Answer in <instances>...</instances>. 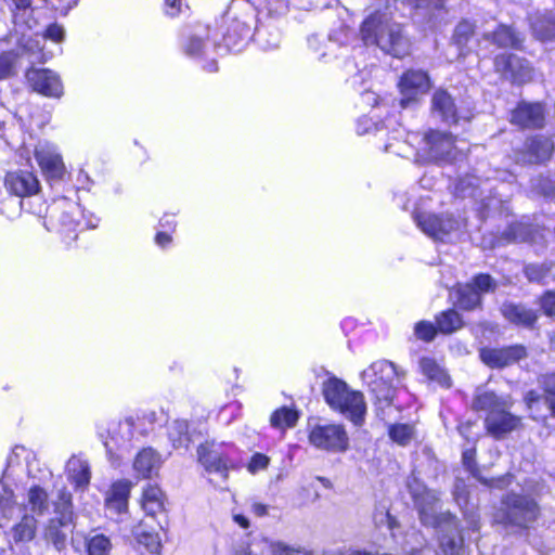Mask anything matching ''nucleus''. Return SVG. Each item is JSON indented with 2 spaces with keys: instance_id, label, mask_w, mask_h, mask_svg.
Here are the masks:
<instances>
[{
  "instance_id": "nucleus-1",
  "label": "nucleus",
  "mask_w": 555,
  "mask_h": 555,
  "mask_svg": "<svg viewBox=\"0 0 555 555\" xmlns=\"http://www.w3.org/2000/svg\"><path fill=\"white\" fill-rule=\"evenodd\" d=\"M411 494L418 507L420 517L424 525L438 527L448 531L440 538V550L443 555H463V539L457 532V525L450 514H438V496L425 486L416 482L409 483Z\"/></svg>"
},
{
  "instance_id": "nucleus-2",
  "label": "nucleus",
  "mask_w": 555,
  "mask_h": 555,
  "mask_svg": "<svg viewBox=\"0 0 555 555\" xmlns=\"http://www.w3.org/2000/svg\"><path fill=\"white\" fill-rule=\"evenodd\" d=\"M360 35L366 47H376L393 57L401 59L410 51L411 42L403 26L379 11L363 21Z\"/></svg>"
},
{
  "instance_id": "nucleus-3",
  "label": "nucleus",
  "mask_w": 555,
  "mask_h": 555,
  "mask_svg": "<svg viewBox=\"0 0 555 555\" xmlns=\"http://www.w3.org/2000/svg\"><path fill=\"white\" fill-rule=\"evenodd\" d=\"M323 395L326 403L338 411L357 426L364 423L366 403L362 392L353 390L336 377H330L323 384Z\"/></svg>"
},
{
  "instance_id": "nucleus-4",
  "label": "nucleus",
  "mask_w": 555,
  "mask_h": 555,
  "mask_svg": "<svg viewBox=\"0 0 555 555\" xmlns=\"http://www.w3.org/2000/svg\"><path fill=\"white\" fill-rule=\"evenodd\" d=\"M361 376L374 397L377 415L384 417L385 410L391 406L395 397V380L398 378L395 364L386 360L376 361Z\"/></svg>"
},
{
  "instance_id": "nucleus-5",
  "label": "nucleus",
  "mask_w": 555,
  "mask_h": 555,
  "mask_svg": "<svg viewBox=\"0 0 555 555\" xmlns=\"http://www.w3.org/2000/svg\"><path fill=\"white\" fill-rule=\"evenodd\" d=\"M539 507L531 498L511 493L502 502V509L494 516V520L505 526L527 528L535 521Z\"/></svg>"
},
{
  "instance_id": "nucleus-6",
  "label": "nucleus",
  "mask_w": 555,
  "mask_h": 555,
  "mask_svg": "<svg viewBox=\"0 0 555 555\" xmlns=\"http://www.w3.org/2000/svg\"><path fill=\"white\" fill-rule=\"evenodd\" d=\"M227 33L224 40L228 46H237L253 36L256 13L247 1H233L225 13Z\"/></svg>"
},
{
  "instance_id": "nucleus-7",
  "label": "nucleus",
  "mask_w": 555,
  "mask_h": 555,
  "mask_svg": "<svg viewBox=\"0 0 555 555\" xmlns=\"http://www.w3.org/2000/svg\"><path fill=\"white\" fill-rule=\"evenodd\" d=\"M309 441L318 449L332 452L346 451L349 443L345 428L338 424L314 426L310 430Z\"/></svg>"
},
{
  "instance_id": "nucleus-8",
  "label": "nucleus",
  "mask_w": 555,
  "mask_h": 555,
  "mask_svg": "<svg viewBox=\"0 0 555 555\" xmlns=\"http://www.w3.org/2000/svg\"><path fill=\"white\" fill-rule=\"evenodd\" d=\"M414 220L426 235L437 241L448 240L452 233L461 228V222L450 216L417 211L414 214Z\"/></svg>"
},
{
  "instance_id": "nucleus-9",
  "label": "nucleus",
  "mask_w": 555,
  "mask_h": 555,
  "mask_svg": "<svg viewBox=\"0 0 555 555\" xmlns=\"http://www.w3.org/2000/svg\"><path fill=\"white\" fill-rule=\"evenodd\" d=\"M198 461L208 473H218L227 478L230 466V446L216 441L201 444L197 450Z\"/></svg>"
},
{
  "instance_id": "nucleus-10",
  "label": "nucleus",
  "mask_w": 555,
  "mask_h": 555,
  "mask_svg": "<svg viewBox=\"0 0 555 555\" xmlns=\"http://www.w3.org/2000/svg\"><path fill=\"white\" fill-rule=\"evenodd\" d=\"M35 158L42 175L48 180H61L66 167L57 147L50 142H40L35 147Z\"/></svg>"
},
{
  "instance_id": "nucleus-11",
  "label": "nucleus",
  "mask_w": 555,
  "mask_h": 555,
  "mask_svg": "<svg viewBox=\"0 0 555 555\" xmlns=\"http://www.w3.org/2000/svg\"><path fill=\"white\" fill-rule=\"evenodd\" d=\"M398 86L401 93L400 104L406 107L429 90L430 81L425 72L411 69L402 75Z\"/></svg>"
},
{
  "instance_id": "nucleus-12",
  "label": "nucleus",
  "mask_w": 555,
  "mask_h": 555,
  "mask_svg": "<svg viewBox=\"0 0 555 555\" xmlns=\"http://www.w3.org/2000/svg\"><path fill=\"white\" fill-rule=\"evenodd\" d=\"M27 80L35 91L46 96L60 98L63 85L60 77L50 69L31 68L26 74Z\"/></svg>"
},
{
  "instance_id": "nucleus-13",
  "label": "nucleus",
  "mask_w": 555,
  "mask_h": 555,
  "mask_svg": "<svg viewBox=\"0 0 555 555\" xmlns=\"http://www.w3.org/2000/svg\"><path fill=\"white\" fill-rule=\"evenodd\" d=\"M139 420L130 416L121 421L115 429L112 430L109 439L105 442V447L109 453L116 449H128L131 441L143 435L139 429Z\"/></svg>"
},
{
  "instance_id": "nucleus-14",
  "label": "nucleus",
  "mask_w": 555,
  "mask_h": 555,
  "mask_svg": "<svg viewBox=\"0 0 555 555\" xmlns=\"http://www.w3.org/2000/svg\"><path fill=\"white\" fill-rule=\"evenodd\" d=\"M61 504L57 506L60 519L50 520L46 529V538L50 540L57 550L65 545L66 534L59 530L57 525L66 526L73 520L72 511V496L69 493H63L61 496Z\"/></svg>"
},
{
  "instance_id": "nucleus-15",
  "label": "nucleus",
  "mask_w": 555,
  "mask_h": 555,
  "mask_svg": "<svg viewBox=\"0 0 555 555\" xmlns=\"http://www.w3.org/2000/svg\"><path fill=\"white\" fill-rule=\"evenodd\" d=\"M454 146L453 138L446 133L439 131H431L427 133L424 138V159L428 160H439L452 155V150Z\"/></svg>"
},
{
  "instance_id": "nucleus-16",
  "label": "nucleus",
  "mask_w": 555,
  "mask_h": 555,
  "mask_svg": "<svg viewBox=\"0 0 555 555\" xmlns=\"http://www.w3.org/2000/svg\"><path fill=\"white\" fill-rule=\"evenodd\" d=\"M526 357L522 346L516 345L507 348H483L480 350V358L490 367H503L511 365Z\"/></svg>"
},
{
  "instance_id": "nucleus-17",
  "label": "nucleus",
  "mask_w": 555,
  "mask_h": 555,
  "mask_svg": "<svg viewBox=\"0 0 555 555\" xmlns=\"http://www.w3.org/2000/svg\"><path fill=\"white\" fill-rule=\"evenodd\" d=\"M5 188L17 197L30 196L39 190L37 177L29 171H13L5 176Z\"/></svg>"
},
{
  "instance_id": "nucleus-18",
  "label": "nucleus",
  "mask_w": 555,
  "mask_h": 555,
  "mask_svg": "<svg viewBox=\"0 0 555 555\" xmlns=\"http://www.w3.org/2000/svg\"><path fill=\"white\" fill-rule=\"evenodd\" d=\"M162 465V455L150 447L140 450L132 462V468L139 478H152L156 476Z\"/></svg>"
},
{
  "instance_id": "nucleus-19",
  "label": "nucleus",
  "mask_w": 555,
  "mask_h": 555,
  "mask_svg": "<svg viewBox=\"0 0 555 555\" xmlns=\"http://www.w3.org/2000/svg\"><path fill=\"white\" fill-rule=\"evenodd\" d=\"M132 488V482L127 479L115 481L105 496L106 508L115 514L121 515L128 511V501Z\"/></svg>"
},
{
  "instance_id": "nucleus-20",
  "label": "nucleus",
  "mask_w": 555,
  "mask_h": 555,
  "mask_svg": "<svg viewBox=\"0 0 555 555\" xmlns=\"http://www.w3.org/2000/svg\"><path fill=\"white\" fill-rule=\"evenodd\" d=\"M495 67L502 74H511L512 78L517 82H525L532 77V68L527 61L512 54H502L495 57Z\"/></svg>"
},
{
  "instance_id": "nucleus-21",
  "label": "nucleus",
  "mask_w": 555,
  "mask_h": 555,
  "mask_svg": "<svg viewBox=\"0 0 555 555\" xmlns=\"http://www.w3.org/2000/svg\"><path fill=\"white\" fill-rule=\"evenodd\" d=\"M509 408L493 410L486 417L487 430L494 437L500 438L503 435L516 429L520 420L508 412Z\"/></svg>"
},
{
  "instance_id": "nucleus-22",
  "label": "nucleus",
  "mask_w": 555,
  "mask_h": 555,
  "mask_svg": "<svg viewBox=\"0 0 555 555\" xmlns=\"http://www.w3.org/2000/svg\"><path fill=\"white\" fill-rule=\"evenodd\" d=\"M544 120L540 103H521L512 113V122L521 127H541Z\"/></svg>"
},
{
  "instance_id": "nucleus-23",
  "label": "nucleus",
  "mask_w": 555,
  "mask_h": 555,
  "mask_svg": "<svg viewBox=\"0 0 555 555\" xmlns=\"http://www.w3.org/2000/svg\"><path fill=\"white\" fill-rule=\"evenodd\" d=\"M65 36L64 28L59 24H51L46 29V33L43 36L35 35V36H27L25 33H23V37L20 41V44L29 53L35 54L37 52H41L42 41L44 39H50L54 42H61L63 41Z\"/></svg>"
},
{
  "instance_id": "nucleus-24",
  "label": "nucleus",
  "mask_w": 555,
  "mask_h": 555,
  "mask_svg": "<svg viewBox=\"0 0 555 555\" xmlns=\"http://www.w3.org/2000/svg\"><path fill=\"white\" fill-rule=\"evenodd\" d=\"M140 503L149 516H156L166 511V495L157 485H147L143 488Z\"/></svg>"
},
{
  "instance_id": "nucleus-25",
  "label": "nucleus",
  "mask_w": 555,
  "mask_h": 555,
  "mask_svg": "<svg viewBox=\"0 0 555 555\" xmlns=\"http://www.w3.org/2000/svg\"><path fill=\"white\" fill-rule=\"evenodd\" d=\"M33 12L31 0H12L13 22L16 29L20 28L22 34L25 30H31L36 26L37 22Z\"/></svg>"
},
{
  "instance_id": "nucleus-26",
  "label": "nucleus",
  "mask_w": 555,
  "mask_h": 555,
  "mask_svg": "<svg viewBox=\"0 0 555 555\" xmlns=\"http://www.w3.org/2000/svg\"><path fill=\"white\" fill-rule=\"evenodd\" d=\"M132 534L140 546L152 554L159 553L162 548V541L159 534L153 529L147 528L144 521H141L132 530Z\"/></svg>"
},
{
  "instance_id": "nucleus-27",
  "label": "nucleus",
  "mask_w": 555,
  "mask_h": 555,
  "mask_svg": "<svg viewBox=\"0 0 555 555\" xmlns=\"http://www.w3.org/2000/svg\"><path fill=\"white\" fill-rule=\"evenodd\" d=\"M433 112L438 114L446 122H456L457 115L454 102L449 93L439 90L433 96Z\"/></svg>"
},
{
  "instance_id": "nucleus-28",
  "label": "nucleus",
  "mask_w": 555,
  "mask_h": 555,
  "mask_svg": "<svg viewBox=\"0 0 555 555\" xmlns=\"http://www.w3.org/2000/svg\"><path fill=\"white\" fill-rule=\"evenodd\" d=\"M260 555H313L311 551L304 547L287 545L281 541H273L262 538L258 542Z\"/></svg>"
},
{
  "instance_id": "nucleus-29",
  "label": "nucleus",
  "mask_w": 555,
  "mask_h": 555,
  "mask_svg": "<svg viewBox=\"0 0 555 555\" xmlns=\"http://www.w3.org/2000/svg\"><path fill=\"white\" fill-rule=\"evenodd\" d=\"M475 410H482L492 412L493 410H500L503 408H511L512 401L509 397H498L492 391H479L473 402Z\"/></svg>"
},
{
  "instance_id": "nucleus-30",
  "label": "nucleus",
  "mask_w": 555,
  "mask_h": 555,
  "mask_svg": "<svg viewBox=\"0 0 555 555\" xmlns=\"http://www.w3.org/2000/svg\"><path fill=\"white\" fill-rule=\"evenodd\" d=\"M502 313L509 322L524 326H531L538 319L533 310L514 304L503 305Z\"/></svg>"
},
{
  "instance_id": "nucleus-31",
  "label": "nucleus",
  "mask_w": 555,
  "mask_h": 555,
  "mask_svg": "<svg viewBox=\"0 0 555 555\" xmlns=\"http://www.w3.org/2000/svg\"><path fill=\"white\" fill-rule=\"evenodd\" d=\"M482 42L493 43L499 48H517L520 39L507 26H499L495 31L485 34Z\"/></svg>"
},
{
  "instance_id": "nucleus-32",
  "label": "nucleus",
  "mask_w": 555,
  "mask_h": 555,
  "mask_svg": "<svg viewBox=\"0 0 555 555\" xmlns=\"http://www.w3.org/2000/svg\"><path fill=\"white\" fill-rule=\"evenodd\" d=\"M69 479L79 488H86L90 481V468L86 461L73 456L67 462Z\"/></svg>"
},
{
  "instance_id": "nucleus-33",
  "label": "nucleus",
  "mask_w": 555,
  "mask_h": 555,
  "mask_svg": "<svg viewBox=\"0 0 555 555\" xmlns=\"http://www.w3.org/2000/svg\"><path fill=\"white\" fill-rule=\"evenodd\" d=\"M422 373L441 387H450L451 379L447 372L431 358H423L420 361Z\"/></svg>"
},
{
  "instance_id": "nucleus-34",
  "label": "nucleus",
  "mask_w": 555,
  "mask_h": 555,
  "mask_svg": "<svg viewBox=\"0 0 555 555\" xmlns=\"http://www.w3.org/2000/svg\"><path fill=\"white\" fill-rule=\"evenodd\" d=\"M553 152V143L548 139L534 138L528 145V163H540L548 159Z\"/></svg>"
},
{
  "instance_id": "nucleus-35",
  "label": "nucleus",
  "mask_w": 555,
  "mask_h": 555,
  "mask_svg": "<svg viewBox=\"0 0 555 555\" xmlns=\"http://www.w3.org/2000/svg\"><path fill=\"white\" fill-rule=\"evenodd\" d=\"M168 437L175 449H186L191 442L188 423L181 420L171 422L168 427Z\"/></svg>"
},
{
  "instance_id": "nucleus-36",
  "label": "nucleus",
  "mask_w": 555,
  "mask_h": 555,
  "mask_svg": "<svg viewBox=\"0 0 555 555\" xmlns=\"http://www.w3.org/2000/svg\"><path fill=\"white\" fill-rule=\"evenodd\" d=\"M437 327L443 334H451L463 326L460 313L453 309L441 312L437 318Z\"/></svg>"
},
{
  "instance_id": "nucleus-37",
  "label": "nucleus",
  "mask_w": 555,
  "mask_h": 555,
  "mask_svg": "<svg viewBox=\"0 0 555 555\" xmlns=\"http://www.w3.org/2000/svg\"><path fill=\"white\" fill-rule=\"evenodd\" d=\"M298 420V413L296 410L283 406L274 411L271 415V425L275 428L284 429L295 426Z\"/></svg>"
},
{
  "instance_id": "nucleus-38",
  "label": "nucleus",
  "mask_w": 555,
  "mask_h": 555,
  "mask_svg": "<svg viewBox=\"0 0 555 555\" xmlns=\"http://www.w3.org/2000/svg\"><path fill=\"white\" fill-rule=\"evenodd\" d=\"M388 433L391 440L400 446H406L415 438V429L411 424L390 425Z\"/></svg>"
},
{
  "instance_id": "nucleus-39",
  "label": "nucleus",
  "mask_w": 555,
  "mask_h": 555,
  "mask_svg": "<svg viewBox=\"0 0 555 555\" xmlns=\"http://www.w3.org/2000/svg\"><path fill=\"white\" fill-rule=\"evenodd\" d=\"M480 304V294L472 285L461 286L457 291V306L472 310Z\"/></svg>"
},
{
  "instance_id": "nucleus-40",
  "label": "nucleus",
  "mask_w": 555,
  "mask_h": 555,
  "mask_svg": "<svg viewBox=\"0 0 555 555\" xmlns=\"http://www.w3.org/2000/svg\"><path fill=\"white\" fill-rule=\"evenodd\" d=\"M36 533V519L33 516L25 515L22 520L13 528V538L15 541H30Z\"/></svg>"
},
{
  "instance_id": "nucleus-41",
  "label": "nucleus",
  "mask_w": 555,
  "mask_h": 555,
  "mask_svg": "<svg viewBox=\"0 0 555 555\" xmlns=\"http://www.w3.org/2000/svg\"><path fill=\"white\" fill-rule=\"evenodd\" d=\"M87 547L89 555H108L112 543L106 535L99 533L88 539Z\"/></svg>"
},
{
  "instance_id": "nucleus-42",
  "label": "nucleus",
  "mask_w": 555,
  "mask_h": 555,
  "mask_svg": "<svg viewBox=\"0 0 555 555\" xmlns=\"http://www.w3.org/2000/svg\"><path fill=\"white\" fill-rule=\"evenodd\" d=\"M533 33L541 40H552L555 38V16L544 21L537 20L532 22Z\"/></svg>"
},
{
  "instance_id": "nucleus-43",
  "label": "nucleus",
  "mask_w": 555,
  "mask_h": 555,
  "mask_svg": "<svg viewBox=\"0 0 555 555\" xmlns=\"http://www.w3.org/2000/svg\"><path fill=\"white\" fill-rule=\"evenodd\" d=\"M48 495L46 491L39 487L30 488L28 492V502L31 505V509L35 512L42 513L47 508Z\"/></svg>"
},
{
  "instance_id": "nucleus-44",
  "label": "nucleus",
  "mask_w": 555,
  "mask_h": 555,
  "mask_svg": "<svg viewBox=\"0 0 555 555\" xmlns=\"http://www.w3.org/2000/svg\"><path fill=\"white\" fill-rule=\"evenodd\" d=\"M22 208V201L12 196L0 197V214L8 218H15L20 215Z\"/></svg>"
},
{
  "instance_id": "nucleus-45",
  "label": "nucleus",
  "mask_w": 555,
  "mask_h": 555,
  "mask_svg": "<svg viewBox=\"0 0 555 555\" xmlns=\"http://www.w3.org/2000/svg\"><path fill=\"white\" fill-rule=\"evenodd\" d=\"M473 33H474V25L467 21H463V22L459 23V25L456 26L453 39H454L455 43L460 48H462L468 42Z\"/></svg>"
},
{
  "instance_id": "nucleus-46",
  "label": "nucleus",
  "mask_w": 555,
  "mask_h": 555,
  "mask_svg": "<svg viewBox=\"0 0 555 555\" xmlns=\"http://www.w3.org/2000/svg\"><path fill=\"white\" fill-rule=\"evenodd\" d=\"M504 235L507 242H520L530 238L529 228L524 223L512 224Z\"/></svg>"
},
{
  "instance_id": "nucleus-47",
  "label": "nucleus",
  "mask_w": 555,
  "mask_h": 555,
  "mask_svg": "<svg viewBox=\"0 0 555 555\" xmlns=\"http://www.w3.org/2000/svg\"><path fill=\"white\" fill-rule=\"evenodd\" d=\"M542 384L544 387L545 401L552 414L555 416V374L544 376Z\"/></svg>"
},
{
  "instance_id": "nucleus-48",
  "label": "nucleus",
  "mask_w": 555,
  "mask_h": 555,
  "mask_svg": "<svg viewBox=\"0 0 555 555\" xmlns=\"http://www.w3.org/2000/svg\"><path fill=\"white\" fill-rule=\"evenodd\" d=\"M437 328L431 322L421 321L415 324L414 334L422 340L430 341L435 338Z\"/></svg>"
},
{
  "instance_id": "nucleus-49",
  "label": "nucleus",
  "mask_w": 555,
  "mask_h": 555,
  "mask_svg": "<svg viewBox=\"0 0 555 555\" xmlns=\"http://www.w3.org/2000/svg\"><path fill=\"white\" fill-rule=\"evenodd\" d=\"M551 271L546 264H528L525 268V273L530 281L544 282L548 278Z\"/></svg>"
},
{
  "instance_id": "nucleus-50",
  "label": "nucleus",
  "mask_w": 555,
  "mask_h": 555,
  "mask_svg": "<svg viewBox=\"0 0 555 555\" xmlns=\"http://www.w3.org/2000/svg\"><path fill=\"white\" fill-rule=\"evenodd\" d=\"M476 181V178L462 179L455 188L456 194L462 197L477 196L478 185Z\"/></svg>"
},
{
  "instance_id": "nucleus-51",
  "label": "nucleus",
  "mask_w": 555,
  "mask_h": 555,
  "mask_svg": "<svg viewBox=\"0 0 555 555\" xmlns=\"http://www.w3.org/2000/svg\"><path fill=\"white\" fill-rule=\"evenodd\" d=\"M15 72V56L12 53L0 54V80L7 79Z\"/></svg>"
},
{
  "instance_id": "nucleus-52",
  "label": "nucleus",
  "mask_w": 555,
  "mask_h": 555,
  "mask_svg": "<svg viewBox=\"0 0 555 555\" xmlns=\"http://www.w3.org/2000/svg\"><path fill=\"white\" fill-rule=\"evenodd\" d=\"M492 279L488 274H480L475 278L470 284L481 295V293L488 292L492 288Z\"/></svg>"
},
{
  "instance_id": "nucleus-53",
  "label": "nucleus",
  "mask_w": 555,
  "mask_h": 555,
  "mask_svg": "<svg viewBox=\"0 0 555 555\" xmlns=\"http://www.w3.org/2000/svg\"><path fill=\"white\" fill-rule=\"evenodd\" d=\"M268 464L269 457L263 454L257 453L251 457L248 464V470L255 474L259 470L266 469Z\"/></svg>"
},
{
  "instance_id": "nucleus-54",
  "label": "nucleus",
  "mask_w": 555,
  "mask_h": 555,
  "mask_svg": "<svg viewBox=\"0 0 555 555\" xmlns=\"http://www.w3.org/2000/svg\"><path fill=\"white\" fill-rule=\"evenodd\" d=\"M541 307L546 315L555 314V293L546 292L541 298Z\"/></svg>"
},
{
  "instance_id": "nucleus-55",
  "label": "nucleus",
  "mask_w": 555,
  "mask_h": 555,
  "mask_svg": "<svg viewBox=\"0 0 555 555\" xmlns=\"http://www.w3.org/2000/svg\"><path fill=\"white\" fill-rule=\"evenodd\" d=\"M14 508L13 494L12 492L5 491V494L0 499V509L3 512L5 517L10 518L12 517Z\"/></svg>"
},
{
  "instance_id": "nucleus-56",
  "label": "nucleus",
  "mask_w": 555,
  "mask_h": 555,
  "mask_svg": "<svg viewBox=\"0 0 555 555\" xmlns=\"http://www.w3.org/2000/svg\"><path fill=\"white\" fill-rule=\"evenodd\" d=\"M377 126L373 122L372 118L363 116L357 122L358 134H365L372 130H376Z\"/></svg>"
},
{
  "instance_id": "nucleus-57",
  "label": "nucleus",
  "mask_w": 555,
  "mask_h": 555,
  "mask_svg": "<svg viewBox=\"0 0 555 555\" xmlns=\"http://www.w3.org/2000/svg\"><path fill=\"white\" fill-rule=\"evenodd\" d=\"M374 520L377 526H382L385 524L389 529H392L396 526L395 518H392L388 512L376 513L374 516Z\"/></svg>"
},
{
  "instance_id": "nucleus-58",
  "label": "nucleus",
  "mask_w": 555,
  "mask_h": 555,
  "mask_svg": "<svg viewBox=\"0 0 555 555\" xmlns=\"http://www.w3.org/2000/svg\"><path fill=\"white\" fill-rule=\"evenodd\" d=\"M454 498L456 503L462 509H465L467 507V496L465 492V488L461 487L459 483L455 486L454 490ZM465 515H467V511H464Z\"/></svg>"
},
{
  "instance_id": "nucleus-59",
  "label": "nucleus",
  "mask_w": 555,
  "mask_h": 555,
  "mask_svg": "<svg viewBox=\"0 0 555 555\" xmlns=\"http://www.w3.org/2000/svg\"><path fill=\"white\" fill-rule=\"evenodd\" d=\"M203 47L204 41L197 37H194L190 39L185 49L190 55H197L202 51Z\"/></svg>"
},
{
  "instance_id": "nucleus-60",
  "label": "nucleus",
  "mask_w": 555,
  "mask_h": 555,
  "mask_svg": "<svg viewBox=\"0 0 555 555\" xmlns=\"http://www.w3.org/2000/svg\"><path fill=\"white\" fill-rule=\"evenodd\" d=\"M463 464L465 465V467L474 473V468H475V450L474 449H468V450H465L463 452Z\"/></svg>"
},
{
  "instance_id": "nucleus-61",
  "label": "nucleus",
  "mask_w": 555,
  "mask_h": 555,
  "mask_svg": "<svg viewBox=\"0 0 555 555\" xmlns=\"http://www.w3.org/2000/svg\"><path fill=\"white\" fill-rule=\"evenodd\" d=\"M77 183L80 189H89L92 182L89 175L81 169L77 175Z\"/></svg>"
},
{
  "instance_id": "nucleus-62",
  "label": "nucleus",
  "mask_w": 555,
  "mask_h": 555,
  "mask_svg": "<svg viewBox=\"0 0 555 555\" xmlns=\"http://www.w3.org/2000/svg\"><path fill=\"white\" fill-rule=\"evenodd\" d=\"M250 508L251 512L258 517H263L268 515L269 512V506L260 502H254Z\"/></svg>"
},
{
  "instance_id": "nucleus-63",
  "label": "nucleus",
  "mask_w": 555,
  "mask_h": 555,
  "mask_svg": "<svg viewBox=\"0 0 555 555\" xmlns=\"http://www.w3.org/2000/svg\"><path fill=\"white\" fill-rule=\"evenodd\" d=\"M167 13L175 16L180 12L181 0H166Z\"/></svg>"
},
{
  "instance_id": "nucleus-64",
  "label": "nucleus",
  "mask_w": 555,
  "mask_h": 555,
  "mask_svg": "<svg viewBox=\"0 0 555 555\" xmlns=\"http://www.w3.org/2000/svg\"><path fill=\"white\" fill-rule=\"evenodd\" d=\"M155 242L158 246L165 247L171 242V236L165 232L156 234Z\"/></svg>"
}]
</instances>
